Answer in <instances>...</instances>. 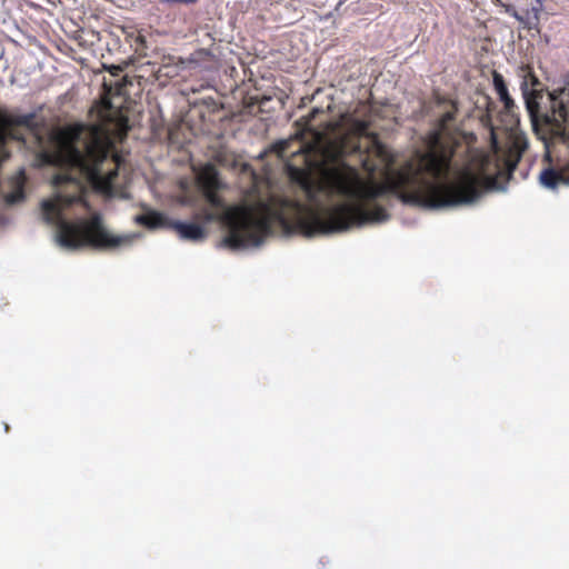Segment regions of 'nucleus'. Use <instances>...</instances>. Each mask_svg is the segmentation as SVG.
Wrapping results in <instances>:
<instances>
[{"label": "nucleus", "instance_id": "obj_1", "mask_svg": "<svg viewBox=\"0 0 569 569\" xmlns=\"http://www.w3.org/2000/svg\"><path fill=\"white\" fill-rule=\"evenodd\" d=\"M322 113L313 108L296 122L302 132L316 137L315 146H301L299 151L317 148L323 170L320 189L329 196L348 201L323 209H312L277 196L253 203L232 206L224 210L222 222L228 228L223 243L230 249L258 246L279 224L286 233L305 237L346 231L351 227L380 223L390 218L376 200L396 196L402 203L425 209H445L462 203V167L452 161L462 133L451 134L452 112L439 120L428 152L418 154L398 169H392L395 154L379 136L369 132L371 119L351 117L348 130L322 141L312 121Z\"/></svg>", "mask_w": 569, "mask_h": 569}, {"label": "nucleus", "instance_id": "obj_2", "mask_svg": "<svg viewBox=\"0 0 569 569\" xmlns=\"http://www.w3.org/2000/svg\"><path fill=\"white\" fill-rule=\"evenodd\" d=\"M80 127H67L51 134L54 150H42L40 158L49 164L66 168L57 173L52 183L56 187L68 186L70 193L60 192L53 199L41 203L43 220L58 228L57 238L60 246L68 249L89 247L97 250H114L131 243L130 236H117L104 226L98 212L89 218L68 221L64 211L74 203L88 207L84 198L86 186L90 184L99 193L111 196L121 158L112 154V143L98 136H92L81 150L77 143L81 137Z\"/></svg>", "mask_w": 569, "mask_h": 569}, {"label": "nucleus", "instance_id": "obj_3", "mask_svg": "<svg viewBox=\"0 0 569 569\" xmlns=\"http://www.w3.org/2000/svg\"><path fill=\"white\" fill-rule=\"evenodd\" d=\"M495 108L491 97L480 88L465 99V123H476L481 139L489 146V149L475 147L478 136L465 130V206L498 189L499 181H508L527 148L525 140L516 139L507 150L499 149L492 123Z\"/></svg>", "mask_w": 569, "mask_h": 569}, {"label": "nucleus", "instance_id": "obj_4", "mask_svg": "<svg viewBox=\"0 0 569 569\" xmlns=\"http://www.w3.org/2000/svg\"><path fill=\"white\" fill-rule=\"evenodd\" d=\"M520 89L536 133L546 143H566L568 134L565 123L569 119V87L545 94L542 84L530 66L520 68ZM540 182L550 189L569 184V162L561 169H543Z\"/></svg>", "mask_w": 569, "mask_h": 569}, {"label": "nucleus", "instance_id": "obj_5", "mask_svg": "<svg viewBox=\"0 0 569 569\" xmlns=\"http://www.w3.org/2000/svg\"><path fill=\"white\" fill-rule=\"evenodd\" d=\"M492 84L500 102L501 110L498 112V120L501 128L506 131H513L520 122L518 106L509 93L503 76L497 70H492Z\"/></svg>", "mask_w": 569, "mask_h": 569}, {"label": "nucleus", "instance_id": "obj_6", "mask_svg": "<svg viewBox=\"0 0 569 569\" xmlns=\"http://www.w3.org/2000/svg\"><path fill=\"white\" fill-rule=\"evenodd\" d=\"M170 229L174 230L180 239L188 241H201L207 236L204 227L196 222L171 220Z\"/></svg>", "mask_w": 569, "mask_h": 569}, {"label": "nucleus", "instance_id": "obj_7", "mask_svg": "<svg viewBox=\"0 0 569 569\" xmlns=\"http://www.w3.org/2000/svg\"><path fill=\"white\" fill-rule=\"evenodd\" d=\"M537 4L531 8V10L527 11V17H522L518 13L511 4H506L505 10L507 13L512 16L516 20L523 24L525 28L531 30L539 28L540 23V12L542 11V0H536Z\"/></svg>", "mask_w": 569, "mask_h": 569}, {"label": "nucleus", "instance_id": "obj_8", "mask_svg": "<svg viewBox=\"0 0 569 569\" xmlns=\"http://www.w3.org/2000/svg\"><path fill=\"white\" fill-rule=\"evenodd\" d=\"M136 222L140 226L146 227L147 229H158V228H168L170 229L171 220L167 218L163 213L149 210L142 214L136 217Z\"/></svg>", "mask_w": 569, "mask_h": 569}, {"label": "nucleus", "instance_id": "obj_9", "mask_svg": "<svg viewBox=\"0 0 569 569\" xmlns=\"http://www.w3.org/2000/svg\"><path fill=\"white\" fill-rule=\"evenodd\" d=\"M26 173L23 169H20L11 179L10 184L12 187V191L4 194L3 199L7 204H14L24 199V183H26Z\"/></svg>", "mask_w": 569, "mask_h": 569}, {"label": "nucleus", "instance_id": "obj_10", "mask_svg": "<svg viewBox=\"0 0 569 569\" xmlns=\"http://www.w3.org/2000/svg\"><path fill=\"white\" fill-rule=\"evenodd\" d=\"M198 182L202 189L204 190H211V189H219V180H218V172L212 166H207L202 169L200 174L198 176Z\"/></svg>", "mask_w": 569, "mask_h": 569}, {"label": "nucleus", "instance_id": "obj_11", "mask_svg": "<svg viewBox=\"0 0 569 569\" xmlns=\"http://www.w3.org/2000/svg\"><path fill=\"white\" fill-rule=\"evenodd\" d=\"M218 189H211V190H204L203 191V194L207 199V201L212 206V207H221L222 206V199L220 198V196L218 194Z\"/></svg>", "mask_w": 569, "mask_h": 569}, {"label": "nucleus", "instance_id": "obj_12", "mask_svg": "<svg viewBox=\"0 0 569 569\" xmlns=\"http://www.w3.org/2000/svg\"><path fill=\"white\" fill-rule=\"evenodd\" d=\"M289 140H280L272 144V151L277 153L279 158H283L289 148Z\"/></svg>", "mask_w": 569, "mask_h": 569}, {"label": "nucleus", "instance_id": "obj_13", "mask_svg": "<svg viewBox=\"0 0 569 569\" xmlns=\"http://www.w3.org/2000/svg\"><path fill=\"white\" fill-rule=\"evenodd\" d=\"M128 66V63L124 64H111L109 67H106V69L114 77L119 76L124 68Z\"/></svg>", "mask_w": 569, "mask_h": 569}, {"label": "nucleus", "instance_id": "obj_14", "mask_svg": "<svg viewBox=\"0 0 569 569\" xmlns=\"http://www.w3.org/2000/svg\"><path fill=\"white\" fill-rule=\"evenodd\" d=\"M134 42L137 44V49H136L137 51L140 50V49H146L147 48L146 38L141 33L137 34V37L134 39Z\"/></svg>", "mask_w": 569, "mask_h": 569}, {"label": "nucleus", "instance_id": "obj_15", "mask_svg": "<svg viewBox=\"0 0 569 569\" xmlns=\"http://www.w3.org/2000/svg\"><path fill=\"white\" fill-rule=\"evenodd\" d=\"M111 109V102L108 99L102 100L101 118H107V112Z\"/></svg>", "mask_w": 569, "mask_h": 569}, {"label": "nucleus", "instance_id": "obj_16", "mask_svg": "<svg viewBox=\"0 0 569 569\" xmlns=\"http://www.w3.org/2000/svg\"><path fill=\"white\" fill-rule=\"evenodd\" d=\"M197 1L198 0H159V2H161V3H186V4L194 3Z\"/></svg>", "mask_w": 569, "mask_h": 569}, {"label": "nucleus", "instance_id": "obj_17", "mask_svg": "<svg viewBox=\"0 0 569 569\" xmlns=\"http://www.w3.org/2000/svg\"><path fill=\"white\" fill-rule=\"evenodd\" d=\"M306 191H307L309 200L315 201L316 192L309 182L306 184Z\"/></svg>", "mask_w": 569, "mask_h": 569}, {"label": "nucleus", "instance_id": "obj_18", "mask_svg": "<svg viewBox=\"0 0 569 569\" xmlns=\"http://www.w3.org/2000/svg\"><path fill=\"white\" fill-rule=\"evenodd\" d=\"M200 217V214H197V218ZM201 217L206 220V221H211L212 220V214L210 212H208L207 210H204L202 213H201Z\"/></svg>", "mask_w": 569, "mask_h": 569}]
</instances>
